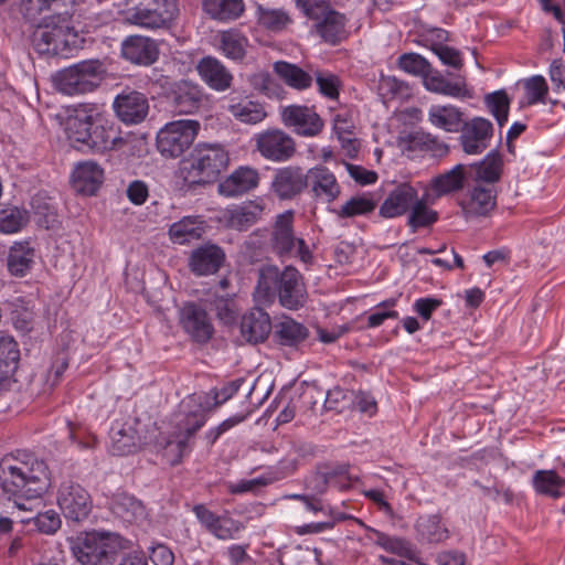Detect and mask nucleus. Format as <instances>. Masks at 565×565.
Returning a JSON list of instances; mask_svg holds the SVG:
<instances>
[{"label":"nucleus","instance_id":"nucleus-1","mask_svg":"<svg viewBox=\"0 0 565 565\" xmlns=\"http://www.w3.org/2000/svg\"><path fill=\"white\" fill-rule=\"evenodd\" d=\"M0 481L3 491L14 498L17 507L31 511L25 502L40 499L51 487L47 465L33 454H20L0 463Z\"/></svg>","mask_w":565,"mask_h":565},{"label":"nucleus","instance_id":"nucleus-2","mask_svg":"<svg viewBox=\"0 0 565 565\" xmlns=\"http://www.w3.org/2000/svg\"><path fill=\"white\" fill-rule=\"evenodd\" d=\"M228 397L230 395L223 396L220 401L215 391H194L181 399L173 415V431L166 448L167 454L175 452L172 465L179 463L191 450V440L204 426L209 412Z\"/></svg>","mask_w":565,"mask_h":565},{"label":"nucleus","instance_id":"nucleus-3","mask_svg":"<svg viewBox=\"0 0 565 565\" xmlns=\"http://www.w3.org/2000/svg\"><path fill=\"white\" fill-rule=\"evenodd\" d=\"M230 158L220 145H198L189 159L181 162L180 177L190 185L211 183L228 164Z\"/></svg>","mask_w":565,"mask_h":565},{"label":"nucleus","instance_id":"nucleus-4","mask_svg":"<svg viewBox=\"0 0 565 565\" xmlns=\"http://www.w3.org/2000/svg\"><path fill=\"white\" fill-rule=\"evenodd\" d=\"M158 426L150 417L127 415L115 419L110 428V451L116 456L136 452L142 445L158 437Z\"/></svg>","mask_w":565,"mask_h":565},{"label":"nucleus","instance_id":"nucleus-5","mask_svg":"<svg viewBox=\"0 0 565 565\" xmlns=\"http://www.w3.org/2000/svg\"><path fill=\"white\" fill-rule=\"evenodd\" d=\"M122 548L118 534L90 532L77 537L72 552L82 565H111Z\"/></svg>","mask_w":565,"mask_h":565},{"label":"nucleus","instance_id":"nucleus-6","mask_svg":"<svg viewBox=\"0 0 565 565\" xmlns=\"http://www.w3.org/2000/svg\"><path fill=\"white\" fill-rule=\"evenodd\" d=\"M103 74V64L98 60L82 61L58 71L53 76V84L64 95L87 94L100 85Z\"/></svg>","mask_w":565,"mask_h":565},{"label":"nucleus","instance_id":"nucleus-7","mask_svg":"<svg viewBox=\"0 0 565 565\" xmlns=\"http://www.w3.org/2000/svg\"><path fill=\"white\" fill-rule=\"evenodd\" d=\"M200 130L196 120H175L167 124L157 136V147L164 157L177 158L188 150Z\"/></svg>","mask_w":565,"mask_h":565},{"label":"nucleus","instance_id":"nucleus-8","mask_svg":"<svg viewBox=\"0 0 565 565\" xmlns=\"http://www.w3.org/2000/svg\"><path fill=\"white\" fill-rule=\"evenodd\" d=\"M167 99L178 115L196 114L207 103L204 89L198 83L188 79L173 82L168 88Z\"/></svg>","mask_w":565,"mask_h":565},{"label":"nucleus","instance_id":"nucleus-9","mask_svg":"<svg viewBox=\"0 0 565 565\" xmlns=\"http://www.w3.org/2000/svg\"><path fill=\"white\" fill-rule=\"evenodd\" d=\"M57 504L64 516L75 522L85 520L92 510L89 493L79 483L72 480L64 481L60 486Z\"/></svg>","mask_w":565,"mask_h":565},{"label":"nucleus","instance_id":"nucleus-10","mask_svg":"<svg viewBox=\"0 0 565 565\" xmlns=\"http://www.w3.org/2000/svg\"><path fill=\"white\" fill-rule=\"evenodd\" d=\"M179 322L183 331L198 343H206L214 333L206 310L194 302H188L180 309Z\"/></svg>","mask_w":565,"mask_h":565},{"label":"nucleus","instance_id":"nucleus-11","mask_svg":"<svg viewBox=\"0 0 565 565\" xmlns=\"http://www.w3.org/2000/svg\"><path fill=\"white\" fill-rule=\"evenodd\" d=\"M460 143L467 154H479L483 152L492 138V122L482 117H475L462 124Z\"/></svg>","mask_w":565,"mask_h":565},{"label":"nucleus","instance_id":"nucleus-12","mask_svg":"<svg viewBox=\"0 0 565 565\" xmlns=\"http://www.w3.org/2000/svg\"><path fill=\"white\" fill-rule=\"evenodd\" d=\"M311 196L316 202L332 203L337 201L342 192L334 173L324 166H317L308 170Z\"/></svg>","mask_w":565,"mask_h":565},{"label":"nucleus","instance_id":"nucleus-13","mask_svg":"<svg viewBox=\"0 0 565 565\" xmlns=\"http://www.w3.org/2000/svg\"><path fill=\"white\" fill-rule=\"evenodd\" d=\"M117 117L125 124L142 122L149 114V102L145 94L137 90H125L114 100Z\"/></svg>","mask_w":565,"mask_h":565},{"label":"nucleus","instance_id":"nucleus-14","mask_svg":"<svg viewBox=\"0 0 565 565\" xmlns=\"http://www.w3.org/2000/svg\"><path fill=\"white\" fill-rule=\"evenodd\" d=\"M225 259V252L218 245L207 243L191 252L188 265L195 276H210L220 270Z\"/></svg>","mask_w":565,"mask_h":565},{"label":"nucleus","instance_id":"nucleus-15","mask_svg":"<svg viewBox=\"0 0 565 565\" xmlns=\"http://www.w3.org/2000/svg\"><path fill=\"white\" fill-rule=\"evenodd\" d=\"M118 142H122L119 131L115 124L103 116L99 110L95 115L89 138L84 145V149L93 152L104 153L115 148Z\"/></svg>","mask_w":565,"mask_h":565},{"label":"nucleus","instance_id":"nucleus-16","mask_svg":"<svg viewBox=\"0 0 565 565\" xmlns=\"http://www.w3.org/2000/svg\"><path fill=\"white\" fill-rule=\"evenodd\" d=\"M97 111L98 108L94 105L81 104L68 116L66 120V135L76 148L84 149Z\"/></svg>","mask_w":565,"mask_h":565},{"label":"nucleus","instance_id":"nucleus-17","mask_svg":"<svg viewBox=\"0 0 565 565\" xmlns=\"http://www.w3.org/2000/svg\"><path fill=\"white\" fill-rule=\"evenodd\" d=\"M285 125L305 137H315L323 128L322 119L312 108L299 105L285 107Z\"/></svg>","mask_w":565,"mask_h":565},{"label":"nucleus","instance_id":"nucleus-18","mask_svg":"<svg viewBox=\"0 0 565 565\" xmlns=\"http://www.w3.org/2000/svg\"><path fill=\"white\" fill-rule=\"evenodd\" d=\"M282 273L273 265L263 266L258 273V281L254 291L255 301L267 306L278 298L282 305Z\"/></svg>","mask_w":565,"mask_h":565},{"label":"nucleus","instance_id":"nucleus-19","mask_svg":"<svg viewBox=\"0 0 565 565\" xmlns=\"http://www.w3.org/2000/svg\"><path fill=\"white\" fill-rule=\"evenodd\" d=\"M418 192L409 183H401L394 188L380 206L379 214L384 218L399 217L409 212Z\"/></svg>","mask_w":565,"mask_h":565},{"label":"nucleus","instance_id":"nucleus-20","mask_svg":"<svg viewBox=\"0 0 565 565\" xmlns=\"http://www.w3.org/2000/svg\"><path fill=\"white\" fill-rule=\"evenodd\" d=\"M71 14L66 10L45 17V26L53 29L54 55L64 54L76 45L77 32L70 24Z\"/></svg>","mask_w":565,"mask_h":565},{"label":"nucleus","instance_id":"nucleus-21","mask_svg":"<svg viewBox=\"0 0 565 565\" xmlns=\"http://www.w3.org/2000/svg\"><path fill=\"white\" fill-rule=\"evenodd\" d=\"M497 204L495 192L490 185H476L460 202L466 218L487 216Z\"/></svg>","mask_w":565,"mask_h":565},{"label":"nucleus","instance_id":"nucleus-22","mask_svg":"<svg viewBox=\"0 0 565 565\" xmlns=\"http://www.w3.org/2000/svg\"><path fill=\"white\" fill-rule=\"evenodd\" d=\"M158 47L156 42L147 36H128L121 45L122 56L140 65H150L158 58Z\"/></svg>","mask_w":565,"mask_h":565},{"label":"nucleus","instance_id":"nucleus-23","mask_svg":"<svg viewBox=\"0 0 565 565\" xmlns=\"http://www.w3.org/2000/svg\"><path fill=\"white\" fill-rule=\"evenodd\" d=\"M242 338L249 343L264 341L271 330L269 315L260 308H254L242 317L239 323Z\"/></svg>","mask_w":565,"mask_h":565},{"label":"nucleus","instance_id":"nucleus-24","mask_svg":"<svg viewBox=\"0 0 565 565\" xmlns=\"http://www.w3.org/2000/svg\"><path fill=\"white\" fill-rule=\"evenodd\" d=\"M20 349L10 334L0 332V385H11L15 382L14 374L19 367Z\"/></svg>","mask_w":565,"mask_h":565},{"label":"nucleus","instance_id":"nucleus-25","mask_svg":"<svg viewBox=\"0 0 565 565\" xmlns=\"http://www.w3.org/2000/svg\"><path fill=\"white\" fill-rule=\"evenodd\" d=\"M202 81L212 89L223 92L231 87L233 76L230 71L215 57L205 56L196 65Z\"/></svg>","mask_w":565,"mask_h":565},{"label":"nucleus","instance_id":"nucleus-26","mask_svg":"<svg viewBox=\"0 0 565 565\" xmlns=\"http://www.w3.org/2000/svg\"><path fill=\"white\" fill-rule=\"evenodd\" d=\"M104 180L103 169L93 161H84L76 166L72 174L74 189L83 194L93 195Z\"/></svg>","mask_w":565,"mask_h":565},{"label":"nucleus","instance_id":"nucleus-27","mask_svg":"<svg viewBox=\"0 0 565 565\" xmlns=\"http://www.w3.org/2000/svg\"><path fill=\"white\" fill-rule=\"evenodd\" d=\"M258 183V174L250 168L235 170L218 184V192L224 196H238L254 189Z\"/></svg>","mask_w":565,"mask_h":565},{"label":"nucleus","instance_id":"nucleus-28","mask_svg":"<svg viewBox=\"0 0 565 565\" xmlns=\"http://www.w3.org/2000/svg\"><path fill=\"white\" fill-rule=\"evenodd\" d=\"M262 213L263 207L260 204L248 201L226 209L224 218L230 227L237 231H246L257 222Z\"/></svg>","mask_w":565,"mask_h":565},{"label":"nucleus","instance_id":"nucleus-29","mask_svg":"<svg viewBox=\"0 0 565 565\" xmlns=\"http://www.w3.org/2000/svg\"><path fill=\"white\" fill-rule=\"evenodd\" d=\"M431 126L447 132H458L463 124V113L454 105H431L427 113Z\"/></svg>","mask_w":565,"mask_h":565},{"label":"nucleus","instance_id":"nucleus-30","mask_svg":"<svg viewBox=\"0 0 565 565\" xmlns=\"http://www.w3.org/2000/svg\"><path fill=\"white\" fill-rule=\"evenodd\" d=\"M110 510L115 516L126 523H137L143 521L147 516L142 502L127 493L116 494L111 500Z\"/></svg>","mask_w":565,"mask_h":565},{"label":"nucleus","instance_id":"nucleus-31","mask_svg":"<svg viewBox=\"0 0 565 565\" xmlns=\"http://www.w3.org/2000/svg\"><path fill=\"white\" fill-rule=\"evenodd\" d=\"M308 298L303 279L292 266H285V308L297 310Z\"/></svg>","mask_w":565,"mask_h":565},{"label":"nucleus","instance_id":"nucleus-32","mask_svg":"<svg viewBox=\"0 0 565 565\" xmlns=\"http://www.w3.org/2000/svg\"><path fill=\"white\" fill-rule=\"evenodd\" d=\"M347 19L343 14L329 10L323 13L322 20L317 24L320 36L330 44H337L348 35Z\"/></svg>","mask_w":565,"mask_h":565},{"label":"nucleus","instance_id":"nucleus-33","mask_svg":"<svg viewBox=\"0 0 565 565\" xmlns=\"http://www.w3.org/2000/svg\"><path fill=\"white\" fill-rule=\"evenodd\" d=\"M424 86L427 90L455 98L469 96L465 81L450 82L438 72H428L424 77Z\"/></svg>","mask_w":565,"mask_h":565},{"label":"nucleus","instance_id":"nucleus-34","mask_svg":"<svg viewBox=\"0 0 565 565\" xmlns=\"http://www.w3.org/2000/svg\"><path fill=\"white\" fill-rule=\"evenodd\" d=\"M34 263V249L28 242L15 243L11 246L7 267L9 273L15 277L25 276Z\"/></svg>","mask_w":565,"mask_h":565},{"label":"nucleus","instance_id":"nucleus-35","mask_svg":"<svg viewBox=\"0 0 565 565\" xmlns=\"http://www.w3.org/2000/svg\"><path fill=\"white\" fill-rule=\"evenodd\" d=\"M152 4L147 0H140L136 6L122 11V20L127 24L137 25L148 30L164 28L151 9Z\"/></svg>","mask_w":565,"mask_h":565},{"label":"nucleus","instance_id":"nucleus-36","mask_svg":"<svg viewBox=\"0 0 565 565\" xmlns=\"http://www.w3.org/2000/svg\"><path fill=\"white\" fill-rule=\"evenodd\" d=\"M247 46V38L238 30L231 29L220 32L217 35V49L224 56L233 61L243 60L246 55Z\"/></svg>","mask_w":565,"mask_h":565},{"label":"nucleus","instance_id":"nucleus-37","mask_svg":"<svg viewBox=\"0 0 565 565\" xmlns=\"http://www.w3.org/2000/svg\"><path fill=\"white\" fill-rule=\"evenodd\" d=\"M534 490L542 495L559 498L565 488V479L555 470H536L532 477Z\"/></svg>","mask_w":565,"mask_h":565},{"label":"nucleus","instance_id":"nucleus-38","mask_svg":"<svg viewBox=\"0 0 565 565\" xmlns=\"http://www.w3.org/2000/svg\"><path fill=\"white\" fill-rule=\"evenodd\" d=\"M292 212H285V256L299 258L303 264L310 265L313 256L306 242L296 237L290 225Z\"/></svg>","mask_w":565,"mask_h":565},{"label":"nucleus","instance_id":"nucleus-39","mask_svg":"<svg viewBox=\"0 0 565 565\" xmlns=\"http://www.w3.org/2000/svg\"><path fill=\"white\" fill-rule=\"evenodd\" d=\"M204 11L214 20L232 21L244 12L243 0H203Z\"/></svg>","mask_w":565,"mask_h":565},{"label":"nucleus","instance_id":"nucleus-40","mask_svg":"<svg viewBox=\"0 0 565 565\" xmlns=\"http://www.w3.org/2000/svg\"><path fill=\"white\" fill-rule=\"evenodd\" d=\"M429 194L425 193L422 198L417 195V200L414 201L409 214L407 217V225L412 232H416L418 228L431 226L438 221L437 211L428 207Z\"/></svg>","mask_w":565,"mask_h":565},{"label":"nucleus","instance_id":"nucleus-41","mask_svg":"<svg viewBox=\"0 0 565 565\" xmlns=\"http://www.w3.org/2000/svg\"><path fill=\"white\" fill-rule=\"evenodd\" d=\"M463 185V166L457 164L451 170L434 178L430 182V190L435 198H440L450 192L460 190Z\"/></svg>","mask_w":565,"mask_h":565},{"label":"nucleus","instance_id":"nucleus-42","mask_svg":"<svg viewBox=\"0 0 565 565\" xmlns=\"http://www.w3.org/2000/svg\"><path fill=\"white\" fill-rule=\"evenodd\" d=\"M416 531L428 543H440L449 536L448 529L438 515L420 516L416 522Z\"/></svg>","mask_w":565,"mask_h":565},{"label":"nucleus","instance_id":"nucleus-43","mask_svg":"<svg viewBox=\"0 0 565 565\" xmlns=\"http://www.w3.org/2000/svg\"><path fill=\"white\" fill-rule=\"evenodd\" d=\"M65 7V0H21L20 12L32 24L39 23L44 11L57 13Z\"/></svg>","mask_w":565,"mask_h":565},{"label":"nucleus","instance_id":"nucleus-44","mask_svg":"<svg viewBox=\"0 0 565 565\" xmlns=\"http://www.w3.org/2000/svg\"><path fill=\"white\" fill-rule=\"evenodd\" d=\"M376 207V200L371 194H361L350 198L333 213L340 218H350L360 215H366Z\"/></svg>","mask_w":565,"mask_h":565},{"label":"nucleus","instance_id":"nucleus-45","mask_svg":"<svg viewBox=\"0 0 565 565\" xmlns=\"http://www.w3.org/2000/svg\"><path fill=\"white\" fill-rule=\"evenodd\" d=\"M203 233L202 222L195 217H184L170 226V238L177 244H185L198 239Z\"/></svg>","mask_w":565,"mask_h":565},{"label":"nucleus","instance_id":"nucleus-46","mask_svg":"<svg viewBox=\"0 0 565 565\" xmlns=\"http://www.w3.org/2000/svg\"><path fill=\"white\" fill-rule=\"evenodd\" d=\"M209 307L222 324L227 327L235 324L239 308L233 297L215 296L209 300Z\"/></svg>","mask_w":565,"mask_h":565},{"label":"nucleus","instance_id":"nucleus-47","mask_svg":"<svg viewBox=\"0 0 565 565\" xmlns=\"http://www.w3.org/2000/svg\"><path fill=\"white\" fill-rule=\"evenodd\" d=\"M257 148L267 159L280 161L282 159V131L269 129L257 137Z\"/></svg>","mask_w":565,"mask_h":565},{"label":"nucleus","instance_id":"nucleus-48","mask_svg":"<svg viewBox=\"0 0 565 565\" xmlns=\"http://www.w3.org/2000/svg\"><path fill=\"white\" fill-rule=\"evenodd\" d=\"M510 98L505 90L500 89L484 96V104L500 127L508 121Z\"/></svg>","mask_w":565,"mask_h":565},{"label":"nucleus","instance_id":"nucleus-49","mask_svg":"<svg viewBox=\"0 0 565 565\" xmlns=\"http://www.w3.org/2000/svg\"><path fill=\"white\" fill-rule=\"evenodd\" d=\"M308 171L299 167L285 168V199H290L308 188Z\"/></svg>","mask_w":565,"mask_h":565},{"label":"nucleus","instance_id":"nucleus-50","mask_svg":"<svg viewBox=\"0 0 565 565\" xmlns=\"http://www.w3.org/2000/svg\"><path fill=\"white\" fill-rule=\"evenodd\" d=\"M21 522L33 524L39 532L44 534H53L61 526L60 515L54 510L39 512L34 516L22 518Z\"/></svg>","mask_w":565,"mask_h":565},{"label":"nucleus","instance_id":"nucleus-51","mask_svg":"<svg viewBox=\"0 0 565 565\" xmlns=\"http://www.w3.org/2000/svg\"><path fill=\"white\" fill-rule=\"evenodd\" d=\"M28 222V213L19 207H6L0 210V231L14 233L21 230Z\"/></svg>","mask_w":565,"mask_h":565},{"label":"nucleus","instance_id":"nucleus-52","mask_svg":"<svg viewBox=\"0 0 565 565\" xmlns=\"http://www.w3.org/2000/svg\"><path fill=\"white\" fill-rule=\"evenodd\" d=\"M230 110L235 118L246 124H257L266 116L264 108L259 104L253 102L232 105Z\"/></svg>","mask_w":565,"mask_h":565},{"label":"nucleus","instance_id":"nucleus-53","mask_svg":"<svg viewBox=\"0 0 565 565\" xmlns=\"http://www.w3.org/2000/svg\"><path fill=\"white\" fill-rule=\"evenodd\" d=\"M502 172V159L499 153H489L477 168V175L486 182H497Z\"/></svg>","mask_w":565,"mask_h":565},{"label":"nucleus","instance_id":"nucleus-54","mask_svg":"<svg viewBox=\"0 0 565 565\" xmlns=\"http://www.w3.org/2000/svg\"><path fill=\"white\" fill-rule=\"evenodd\" d=\"M397 65L405 73L423 77L426 76L430 68L429 63L416 53H405L401 55L397 60Z\"/></svg>","mask_w":565,"mask_h":565},{"label":"nucleus","instance_id":"nucleus-55","mask_svg":"<svg viewBox=\"0 0 565 565\" xmlns=\"http://www.w3.org/2000/svg\"><path fill=\"white\" fill-rule=\"evenodd\" d=\"M523 87L525 90L527 104L534 105L537 103H544L545 96L548 92V86L543 76L534 75L524 79Z\"/></svg>","mask_w":565,"mask_h":565},{"label":"nucleus","instance_id":"nucleus-56","mask_svg":"<svg viewBox=\"0 0 565 565\" xmlns=\"http://www.w3.org/2000/svg\"><path fill=\"white\" fill-rule=\"evenodd\" d=\"M35 25L36 30L34 31L32 39L35 50L41 54L54 55L53 29L51 26H45V17Z\"/></svg>","mask_w":565,"mask_h":565},{"label":"nucleus","instance_id":"nucleus-57","mask_svg":"<svg viewBox=\"0 0 565 565\" xmlns=\"http://www.w3.org/2000/svg\"><path fill=\"white\" fill-rule=\"evenodd\" d=\"M243 529V524L228 516L220 515L217 522L210 529V533L218 540H231Z\"/></svg>","mask_w":565,"mask_h":565},{"label":"nucleus","instance_id":"nucleus-58","mask_svg":"<svg viewBox=\"0 0 565 565\" xmlns=\"http://www.w3.org/2000/svg\"><path fill=\"white\" fill-rule=\"evenodd\" d=\"M152 4L151 9L157 14L158 21L166 28L178 15L179 7L178 0H147Z\"/></svg>","mask_w":565,"mask_h":565},{"label":"nucleus","instance_id":"nucleus-59","mask_svg":"<svg viewBox=\"0 0 565 565\" xmlns=\"http://www.w3.org/2000/svg\"><path fill=\"white\" fill-rule=\"evenodd\" d=\"M312 83V77L300 67L285 62V84L296 88L306 89Z\"/></svg>","mask_w":565,"mask_h":565},{"label":"nucleus","instance_id":"nucleus-60","mask_svg":"<svg viewBox=\"0 0 565 565\" xmlns=\"http://www.w3.org/2000/svg\"><path fill=\"white\" fill-rule=\"evenodd\" d=\"M309 330L302 323L285 316V345L295 347L303 342Z\"/></svg>","mask_w":565,"mask_h":565},{"label":"nucleus","instance_id":"nucleus-61","mask_svg":"<svg viewBox=\"0 0 565 565\" xmlns=\"http://www.w3.org/2000/svg\"><path fill=\"white\" fill-rule=\"evenodd\" d=\"M258 22L270 32H279L282 29V11L258 6Z\"/></svg>","mask_w":565,"mask_h":565},{"label":"nucleus","instance_id":"nucleus-62","mask_svg":"<svg viewBox=\"0 0 565 565\" xmlns=\"http://www.w3.org/2000/svg\"><path fill=\"white\" fill-rule=\"evenodd\" d=\"M430 50L438 56L443 64L459 70L462 66V57L458 50L443 43H433Z\"/></svg>","mask_w":565,"mask_h":565},{"label":"nucleus","instance_id":"nucleus-63","mask_svg":"<svg viewBox=\"0 0 565 565\" xmlns=\"http://www.w3.org/2000/svg\"><path fill=\"white\" fill-rule=\"evenodd\" d=\"M352 408L373 416L377 412V404L374 397L364 391H351Z\"/></svg>","mask_w":565,"mask_h":565},{"label":"nucleus","instance_id":"nucleus-64","mask_svg":"<svg viewBox=\"0 0 565 565\" xmlns=\"http://www.w3.org/2000/svg\"><path fill=\"white\" fill-rule=\"evenodd\" d=\"M149 557L154 565H173V552L162 543H157L149 547Z\"/></svg>","mask_w":565,"mask_h":565}]
</instances>
